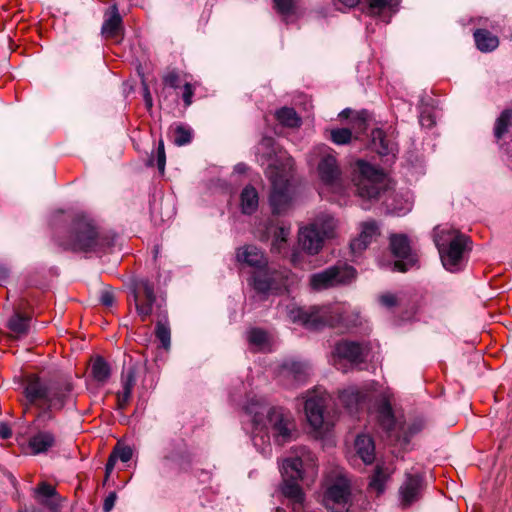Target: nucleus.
<instances>
[{
  "mask_svg": "<svg viewBox=\"0 0 512 512\" xmlns=\"http://www.w3.org/2000/svg\"><path fill=\"white\" fill-rule=\"evenodd\" d=\"M355 194L367 201H377L387 191V175L382 168L359 159L352 168Z\"/></svg>",
  "mask_w": 512,
  "mask_h": 512,
  "instance_id": "nucleus-3",
  "label": "nucleus"
},
{
  "mask_svg": "<svg viewBox=\"0 0 512 512\" xmlns=\"http://www.w3.org/2000/svg\"><path fill=\"white\" fill-rule=\"evenodd\" d=\"M125 28L122 16L119 13L118 5H111L104 13V22L101 27V35L105 39L115 40L121 43L124 39Z\"/></svg>",
  "mask_w": 512,
  "mask_h": 512,
  "instance_id": "nucleus-11",
  "label": "nucleus"
},
{
  "mask_svg": "<svg viewBox=\"0 0 512 512\" xmlns=\"http://www.w3.org/2000/svg\"><path fill=\"white\" fill-rule=\"evenodd\" d=\"M512 127V108H505L496 118L493 127V136L499 142Z\"/></svg>",
  "mask_w": 512,
  "mask_h": 512,
  "instance_id": "nucleus-34",
  "label": "nucleus"
},
{
  "mask_svg": "<svg viewBox=\"0 0 512 512\" xmlns=\"http://www.w3.org/2000/svg\"><path fill=\"white\" fill-rule=\"evenodd\" d=\"M267 340V334L260 328H253L249 332V342L254 345H263Z\"/></svg>",
  "mask_w": 512,
  "mask_h": 512,
  "instance_id": "nucleus-50",
  "label": "nucleus"
},
{
  "mask_svg": "<svg viewBox=\"0 0 512 512\" xmlns=\"http://www.w3.org/2000/svg\"><path fill=\"white\" fill-rule=\"evenodd\" d=\"M12 436V429L11 427L5 423H0V437L4 440L9 439Z\"/></svg>",
  "mask_w": 512,
  "mask_h": 512,
  "instance_id": "nucleus-62",
  "label": "nucleus"
},
{
  "mask_svg": "<svg viewBox=\"0 0 512 512\" xmlns=\"http://www.w3.org/2000/svg\"><path fill=\"white\" fill-rule=\"evenodd\" d=\"M52 409H54V407H50V404H48V403L46 404L45 407H41V410L38 412V414L36 416V422L39 425H41V427L44 428L48 421H51L54 419Z\"/></svg>",
  "mask_w": 512,
  "mask_h": 512,
  "instance_id": "nucleus-48",
  "label": "nucleus"
},
{
  "mask_svg": "<svg viewBox=\"0 0 512 512\" xmlns=\"http://www.w3.org/2000/svg\"><path fill=\"white\" fill-rule=\"evenodd\" d=\"M379 302L387 308H393L398 305V299L396 295L392 293L382 294L379 298Z\"/></svg>",
  "mask_w": 512,
  "mask_h": 512,
  "instance_id": "nucleus-57",
  "label": "nucleus"
},
{
  "mask_svg": "<svg viewBox=\"0 0 512 512\" xmlns=\"http://www.w3.org/2000/svg\"><path fill=\"white\" fill-rule=\"evenodd\" d=\"M259 149L263 151L261 154V159L264 161H270L274 159V157H276L279 153L282 152L275 138L271 136L262 137L259 143Z\"/></svg>",
  "mask_w": 512,
  "mask_h": 512,
  "instance_id": "nucleus-40",
  "label": "nucleus"
},
{
  "mask_svg": "<svg viewBox=\"0 0 512 512\" xmlns=\"http://www.w3.org/2000/svg\"><path fill=\"white\" fill-rule=\"evenodd\" d=\"M36 494L39 496L45 497V498H52L57 495V491L55 487H53L51 484L43 481L39 483L37 488L35 489Z\"/></svg>",
  "mask_w": 512,
  "mask_h": 512,
  "instance_id": "nucleus-51",
  "label": "nucleus"
},
{
  "mask_svg": "<svg viewBox=\"0 0 512 512\" xmlns=\"http://www.w3.org/2000/svg\"><path fill=\"white\" fill-rule=\"evenodd\" d=\"M249 284L257 294L267 296L274 285V279L266 270L254 271L251 275Z\"/></svg>",
  "mask_w": 512,
  "mask_h": 512,
  "instance_id": "nucleus-30",
  "label": "nucleus"
},
{
  "mask_svg": "<svg viewBox=\"0 0 512 512\" xmlns=\"http://www.w3.org/2000/svg\"><path fill=\"white\" fill-rule=\"evenodd\" d=\"M425 488L424 477L420 474H407L405 482L400 487L401 505L403 508L410 507L413 503L422 498Z\"/></svg>",
  "mask_w": 512,
  "mask_h": 512,
  "instance_id": "nucleus-13",
  "label": "nucleus"
},
{
  "mask_svg": "<svg viewBox=\"0 0 512 512\" xmlns=\"http://www.w3.org/2000/svg\"><path fill=\"white\" fill-rule=\"evenodd\" d=\"M324 503L331 512H349L351 506V489L346 482H336L327 488Z\"/></svg>",
  "mask_w": 512,
  "mask_h": 512,
  "instance_id": "nucleus-9",
  "label": "nucleus"
},
{
  "mask_svg": "<svg viewBox=\"0 0 512 512\" xmlns=\"http://www.w3.org/2000/svg\"><path fill=\"white\" fill-rule=\"evenodd\" d=\"M476 47L483 53L492 52L499 46L498 36L487 29L478 28L473 33Z\"/></svg>",
  "mask_w": 512,
  "mask_h": 512,
  "instance_id": "nucleus-28",
  "label": "nucleus"
},
{
  "mask_svg": "<svg viewBox=\"0 0 512 512\" xmlns=\"http://www.w3.org/2000/svg\"><path fill=\"white\" fill-rule=\"evenodd\" d=\"M368 245L369 243L359 235L358 238H355L351 241L350 248L354 253H356L365 250Z\"/></svg>",
  "mask_w": 512,
  "mask_h": 512,
  "instance_id": "nucleus-58",
  "label": "nucleus"
},
{
  "mask_svg": "<svg viewBox=\"0 0 512 512\" xmlns=\"http://www.w3.org/2000/svg\"><path fill=\"white\" fill-rule=\"evenodd\" d=\"M117 500V493L115 491L110 492L103 502V512H111L114 508Z\"/></svg>",
  "mask_w": 512,
  "mask_h": 512,
  "instance_id": "nucleus-59",
  "label": "nucleus"
},
{
  "mask_svg": "<svg viewBox=\"0 0 512 512\" xmlns=\"http://www.w3.org/2000/svg\"><path fill=\"white\" fill-rule=\"evenodd\" d=\"M117 458L115 457V455L111 452L109 457H108V460L106 462V465H105V479H104V483L105 484L110 476V474L113 472L114 470V467H115V464L117 462Z\"/></svg>",
  "mask_w": 512,
  "mask_h": 512,
  "instance_id": "nucleus-60",
  "label": "nucleus"
},
{
  "mask_svg": "<svg viewBox=\"0 0 512 512\" xmlns=\"http://www.w3.org/2000/svg\"><path fill=\"white\" fill-rule=\"evenodd\" d=\"M270 161L271 163L268 165L266 171V175L270 182L278 180V178H284V180L290 181V177L292 176L291 172L294 166L293 158L286 155V152H281Z\"/></svg>",
  "mask_w": 512,
  "mask_h": 512,
  "instance_id": "nucleus-17",
  "label": "nucleus"
},
{
  "mask_svg": "<svg viewBox=\"0 0 512 512\" xmlns=\"http://www.w3.org/2000/svg\"><path fill=\"white\" fill-rule=\"evenodd\" d=\"M143 99L145 102V106L147 109H151L153 107V99L147 84L143 82Z\"/></svg>",
  "mask_w": 512,
  "mask_h": 512,
  "instance_id": "nucleus-61",
  "label": "nucleus"
},
{
  "mask_svg": "<svg viewBox=\"0 0 512 512\" xmlns=\"http://www.w3.org/2000/svg\"><path fill=\"white\" fill-rule=\"evenodd\" d=\"M155 336L160 341L161 347L169 350L171 346V330L168 322V314H164L158 319L155 326Z\"/></svg>",
  "mask_w": 512,
  "mask_h": 512,
  "instance_id": "nucleus-38",
  "label": "nucleus"
},
{
  "mask_svg": "<svg viewBox=\"0 0 512 512\" xmlns=\"http://www.w3.org/2000/svg\"><path fill=\"white\" fill-rule=\"evenodd\" d=\"M49 384L44 383L36 374H30L26 377L24 394L30 404H36L38 400L46 402L49 394Z\"/></svg>",
  "mask_w": 512,
  "mask_h": 512,
  "instance_id": "nucleus-20",
  "label": "nucleus"
},
{
  "mask_svg": "<svg viewBox=\"0 0 512 512\" xmlns=\"http://www.w3.org/2000/svg\"><path fill=\"white\" fill-rule=\"evenodd\" d=\"M339 401L350 413H353L366 401V394L357 388L350 387L339 393Z\"/></svg>",
  "mask_w": 512,
  "mask_h": 512,
  "instance_id": "nucleus-27",
  "label": "nucleus"
},
{
  "mask_svg": "<svg viewBox=\"0 0 512 512\" xmlns=\"http://www.w3.org/2000/svg\"><path fill=\"white\" fill-rule=\"evenodd\" d=\"M73 388L72 382L66 379L50 382L46 403L50 404V407H54L56 410L63 409L70 399Z\"/></svg>",
  "mask_w": 512,
  "mask_h": 512,
  "instance_id": "nucleus-15",
  "label": "nucleus"
},
{
  "mask_svg": "<svg viewBox=\"0 0 512 512\" xmlns=\"http://www.w3.org/2000/svg\"><path fill=\"white\" fill-rule=\"evenodd\" d=\"M56 436L51 431L40 430L29 438L28 447L33 455L47 453L56 446Z\"/></svg>",
  "mask_w": 512,
  "mask_h": 512,
  "instance_id": "nucleus-24",
  "label": "nucleus"
},
{
  "mask_svg": "<svg viewBox=\"0 0 512 512\" xmlns=\"http://www.w3.org/2000/svg\"><path fill=\"white\" fill-rule=\"evenodd\" d=\"M293 322H300L305 328L318 331L327 325V317L321 313V308L317 306L297 308L291 311Z\"/></svg>",
  "mask_w": 512,
  "mask_h": 512,
  "instance_id": "nucleus-14",
  "label": "nucleus"
},
{
  "mask_svg": "<svg viewBox=\"0 0 512 512\" xmlns=\"http://www.w3.org/2000/svg\"><path fill=\"white\" fill-rule=\"evenodd\" d=\"M367 13L371 16L378 17L385 10L396 13L400 4V0H366Z\"/></svg>",
  "mask_w": 512,
  "mask_h": 512,
  "instance_id": "nucleus-35",
  "label": "nucleus"
},
{
  "mask_svg": "<svg viewBox=\"0 0 512 512\" xmlns=\"http://www.w3.org/2000/svg\"><path fill=\"white\" fill-rule=\"evenodd\" d=\"M357 270L346 263L338 262L326 269L314 273L309 278V285L314 291H323L341 285H347L356 279Z\"/></svg>",
  "mask_w": 512,
  "mask_h": 512,
  "instance_id": "nucleus-4",
  "label": "nucleus"
},
{
  "mask_svg": "<svg viewBox=\"0 0 512 512\" xmlns=\"http://www.w3.org/2000/svg\"><path fill=\"white\" fill-rule=\"evenodd\" d=\"M389 478L390 473L388 472V468L384 467L383 464H377L374 468L372 475L370 476L368 489L371 491H375L377 495L383 494L386 489V483L389 480Z\"/></svg>",
  "mask_w": 512,
  "mask_h": 512,
  "instance_id": "nucleus-32",
  "label": "nucleus"
},
{
  "mask_svg": "<svg viewBox=\"0 0 512 512\" xmlns=\"http://www.w3.org/2000/svg\"><path fill=\"white\" fill-rule=\"evenodd\" d=\"M389 248L392 255L397 258L394 262V271L405 273L418 263V256L412 251L410 240L405 234H391Z\"/></svg>",
  "mask_w": 512,
  "mask_h": 512,
  "instance_id": "nucleus-5",
  "label": "nucleus"
},
{
  "mask_svg": "<svg viewBox=\"0 0 512 512\" xmlns=\"http://www.w3.org/2000/svg\"><path fill=\"white\" fill-rule=\"evenodd\" d=\"M146 165L149 167L157 166L158 171L161 175L164 174L166 165V153L164 141L160 139L155 155L152 153L148 158Z\"/></svg>",
  "mask_w": 512,
  "mask_h": 512,
  "instance_id": "nucleus-42",
  "label": "nucleus"
},
{
  "mask_svg": "<svg viewBox=\"0 0 512 512\" xmlns=\"http://www.w3.org/2000/svg\"><path fill=\"white\" fill-rule=\"evenodd\" d=\"M30 317L16 310L7 322L8 329L16 335H26L29 330Z\"/></svg>",
  "mask_w": 512,
  "mask_h": 512,
  "instance_id": "nucleus-37",
  "label": "nucleus"
},
{
  "mask_svg": "<svg viewBox=\"0 0 512 512\" xmlns=\"http://www.w3.org/2000/svg\"><path fill=\"white\" fill-rule=\"evenodd\" d=\"M425 426V423L423 421V419H415L409 426H408V429H407V432H406V436H405V440L406 441H409V438L410 437H413L415 434L419 433L420 431H422V429L424 428Z\"/></svg>",
  "mask_w": 512,
  "mask_h": 512,
  "instance_id": "nucleus-53",
  "label": "nucleus"
},
{
  "mask_svg": "<svg viewBox=\"0 0 512 512\" xmlns=\"http://www.w3.org/2000/svg\"><path fill=\"white\" fill-rule=\"evenodd\" d=\"M132 391L124 390L117 393V408L124 410L131 399Z\"/></svg>",
  "mask_w": 512,
  "mask_h": 512,
  "instance_id": "nucleus-56",
  "label": "nucleus"
},
{
  "mask_svg": "<svg viewBox=\"0 0 512 512\" xmlns=\"http://www.w3.org/2000/svg\"><path fill=\"white\" fill-rule=\"evenodd\" d=\"M317 172L321 182L326 186H334L341 180V169L336 157L331 154H327L320 159Z\"/></svg>",
  "mask_w": 512,
  "mask_h": 512,
  "instance_id": "nucleus-16",
  "label": "nucleus"
},
{
  "mask_svg": "<svg viewBox=\"0 0 512 512\" xmlns=\"http://www.w3.org/2000/svg\"><path fill=\"white\" fill-rule=\"evenodd\" d=\"M91 375L99 383H105L111 376V367L104 357H95L91 366Z\"/></svg>",
  "mask_w": 512,
  "mask_h": 512,
  "instance_id": "nucleus-36",
  "label": "nucleus"
},
{
  "mask_svg": "<svg viewBox=\"0 0 512 512\" xmlns=\"http://www.w3.org/2000/svg\"><path fill=\"white\" fill-rule=\"evenodd\" d=\"M434 241L447 271L455 273L464 269L465 253L471 250L468 236L455 229H443L435 235Z\"/></svg>",
  "mask_w": 512,
  "mask_h": 512,
  "instance_id": "nucleus-2",
  "label": "nucleus"
},
{
  "mask_svg": "<svg viewBox=\"0 0 512 512\" xmlns=\"http://www.w3.org/2000/svg\"><path fill=\"white\" fill-rule=\"evenodd\" d=\"M371 146L380 156L395 159L398 152L397 144L387 138L384 130L375 128L371 132Z\"/></svg>",
  "mask_w": 512,
  "mask_h": 512,
  "instance_id": "nucleus-21",
  "label": "nucleus"
},
{
  "mask_svg": "<svg viewBox=\"0 0 512 512\" xmlns=\"http://www.w3.org/2000/svg\"><path fill=\"white\" fill-rule=\"evenodd\" d=\"M259 196L256 188L251 184L246 185L240 194L241 212L252 215L258 209Z\"/></svg>",
  "mask_w": 512,
  "mask_h": 512,
  "instance_id": "nucleus-29",
  "label": "nucleus"
},
{
  "mask_svg": "<svg viewBox=\"0 0 512 512\" xmlns=\"http://www.w3.org/2000/svg\"><path fill=\"white\" fill-rule=\"evenodd\" d=\"M299 480H283L281 493L291 501L293 512H303L305 494L298 483Z\"/></svg>",
  "mask_w": 512,
  "mask_h": 512,
  "instance_id": "nucleus-23",
  "label": "nucleus"
},
{
  "mask_svg": "<svg viewBox=\"0 0 512 512\" xmlns=\"http://www.w3.org/2000/svg\"><path fill=\"white\" fill-rule=\"evenodd\" d=\"M100 303L105 307H112L115 303V295L111 288H106L101 291Z\"/></svg>",
  "mask_w": 512,
  "mask_h": 512,
  "instance_id": "nucleus-54",
  "label": "nucleus"
},
{
  "mask_svg": "<svg viewBox=\"0 0 512 512\" xmlns=\"http://www.w3.org/2000/svg\"><path fill=\"white\" fill-rule=\"evenodd\" d=\"M355 449L357 455L366 465H370L375 460V443L369 435H358L355 440Z\"/></svg>",
  "mask_w": 512,
  "mask_h": 512,
  "instance_id": "nucleus-26",
  "label": "nucleus"
},
{
  "mask_svg": "<svg viewBox=\"0 0 512 512\" xmlns=\"http://www.w3.org/2000/svg\"><path fill=\"white\" fill-rule=\"evenodd\" d=\"M271 183L269 204L273 215H282L289 209L292 201L290 194V181L278 178Z\"/></svg>",
  "mask_w": 512,
  "mask_h": 512,
  "instance_id": "nucleus-10",
  "label": "nucleus"
},
{
  "mask_svg": "<svg viewBox=\"0 0 512 512\" xmlns=\"http://www.w3.org/2000/svg\"><path fill=\"white\" fill-rule=\"evenodd\" d=\"M131 293L135 302V309L141 321H146L153 312L156 302L154 283L148 278H140L133 281Z\"/></svg>",
  "mask_w": 512,
  "mask_h": 512,
  "instance_id": "nucleus-6",
  "label": "nucleus"
},
{
  "mask_svg": "<svg viewBox=\"0 0 512 512\" xmlns=\"http://www.w3.org/2000/svg\"><path fill=\"white\" fill-rule=\"evenodd\" d=\"M420 122L423 126L431 127L435 124V121L431 114H425L424 112L420 116Z\"/></svg>",
  "mask_w": 512,
  "mask_h": 512,
  "instance_id": "nucleus-63",
  "label": "nucleus"
},
{
  "mask_svg": "<svg viewBox=\"0 0 512 512\" xmlns=\"http://www.w3.org/2000/svg\"><path fill=\"white\" fill-rule=\"evenodd\" d=\"M329 139L336 145L349 144L353 139L357 140L359 137L354 136L350 128H333L329 130Z\"/></svg>",
  "mask_w": 512,
  "mask_h": 512,
  "instance_id": "nucleus-41",
  "label": "nucleus"
},
{
  "mask_svg": "<svg viewBox=\"0 0 512 512\" xmlns=\"http://www.w3.org/2000/svg\"><path fill=\"white\" fill-rule=\"evenodd\" d=\"M267 421L276 444L282 446L293 440L295 425L284 414L281 407H270L267 412Z\"/></svg>",
  "mask_w": 512,
  "mask_h": 512,
  "instance_id": "nucleus-8",
  "label": "nucleus"
},
{
  "mask_svg": "<svg viewBox=\"0 0 512 512\" xmlns=\"http://www.w3.org/2000/svg\"><path fill=\"white\" fill-rule=\"evenodd\" d=\"M193 134L190 127L179 124L174 128V144L184 146L192 141Z\"/></svg>",
  "mask_w": 512,
  "mask_h": 512,
  "instance_id": "nucleus-43",
  "label": "nucleus"
},
{
  "mask_svg": "<svg viewBox=\"0 0 512 512\" xmlns=\"http://www.w3.org/2000/svg\"><path fill=\"white\" fill-rule=\"evenodd\" d=\"M118 234L111 229L97 226L95 221L84 214H76L69 225L67 235L54 232V242L64 251L101 257L113 251Z\"/></svg>",
  "mask_w": 512,
  "mask_h": 512,
  "instance_id": "nucleus-1",
  "label": "nucleus"
},
{
  "mask_svg": "<svg viewBox=\"0 0 512 512\" xmlns=\"http://www.w3.org/2000/svg\"><path fill=\"white\" fill-rule=\"evenodd\" d=\"M112 453L115 455L117 460H121L123 463L130 461L133 456L132 448L130 446L122 445L119 442L113 448Z\"/></svg>",
  "mask_w": 512,
  "mask_h": 512,
  "instance_id": "nucleus-47",
  "label": "nucleus"
},
{
  "mask_svg": "<svg viewBox=\"0 0 512 512\" xmlns=\"http://www.w3.org/2000/svg\"><path fill=\"white\" fill-rule=\"evenodd\" d=\"M283 480H301L303 478V461L300 457L286 458L281 467Z\"/></svg>",
  "mask_w": 512,
  "mask_h": 512,
  "instance_id": "nucleus-31",
  "label": "nucleus"
},
{
  "mask_svg": "<svg viewBox=\"0 0 512 512\" xmlns=\"http://www.w3.org/2000/svg\"><path fill=\"white\" fill-rule=\"evenodd\" d=\"M194 96V87L191 83L186 82L183 86L182 99L185 107H188L192 104V98Z\"/></svg>",
  "mask_w": 512,
  "mask_h": 512,
  "instance_id": "nucleus-55",
  "label": "nucleus"
},
{
  "mask_svg": "<svg viewBox=\"0 0 512 512\" xmlns=\"http://www.w3.org/2000/svg\"><path fill=\"white\" fill-rule=\"evenodd\" d=\"M324 400L320 397H311L305 401L304 410L310 426L320 430L324 424Z\"/></svg>",
  "mask_w": 512,
  "mask_h": 512,
  "instance_id": "nucleus-22",
  "label": "nucleus"
},
{
  "mask_svg": "<svg viewBox=\"0 0 512 512\" xmlns=\"http://www.w3.org/2000/svg\"><path fill=\"white\" fill-rule=\"evenodd\" d=\"M376 413L380 427L386 433H391L396 427V417L389 399L383 398L377 404Z\"/></svg>",
  "mask_w": 512,
  "mask_h": 512,
  "instance_id": "nucleus-25",
  "label": "nucleus"
},
{
  "mask_svg": "<svg viewBox=\"0 0 512 512\" xmlns=\"http://www.w3.org/2000/svg\"><path fill=\"white\" fill-rule=\"evenodd\" d=\"M163 84L173 89L180 87V75L176 70H171L162 78Z\"/></svg>",
  "mask_w": 512,
  "mask_h": 512,
  "instance_id": "nucleus-49",
  "label": "nucleus"
},
{
  "mask_svg": "<svg viewBox=\"0 0 512 512\" xmlns=\"http://www.w3.org/2000/svg\"><path fill=\"white\" fill-rule=\"evenodd\" d=\"M279 377L288 381V385L297 387L305 384L310 376V367L306 362L286 360L279 366Z\"/></svg>",
  "mask_w": 512,
  "mask_h": 512,
  "instance_id": "nucleus-12",
  "label": "nucleus"
},
{
  "mask_svg": "<svg viewBox=\"0 0 512 512\" xmlns=\"http://www.w3.org/2000/svg\"><path fill=\"white\" fill-rule=\"evenodd\" d=\"M275 9L282 15H289L293 12V0H274Z\"/></svg>",
  "mask_w": 512,
  "mask_h": 512,
  "instance_id": "nucleus-52",
  "label": "nucleus"
},
{
  "mask_svg": "<svg viewBox=\"0 0 512 512\" xmlns=\"http://www.w3.org/2000/svg\"><path fill=\"white\" fill-rule=\"evenodd\" d=\"M372 119V114L366 109L357 112L355 117L353 118V124L354 127L357 129V132L365 133Z\"/></svg>",
  "mask_w": 512,
  "mask_h": 512,
  "instance_id": "nucleus-44",
  "label": "nucleus"
},
{
  "mask_svg": "<svg viewBox=\"0 0 512 512\" xmlns=\"http://www.w3.org/2000/svg\"><path fill=\"white\" fill-rule=\"evenodd\" d=\"M236 259L249 267L257 270H266L268 268V259L264 252L255 245H246L237 249Z\"/></svg>",
  "mask_w": 512,
  "mask_h": 512,
  "instance_id": "nucleus-18",
  "label": "nucleus"
},
{
  "mask_svg": "<svg viewBox=\"0 0 512 512\" xmlns=\"http://www.w3.org/2000/svg\"><path fill=\"white\" fill-rule=\"evenodd\" d=\"M194 459L195 455L186 447L184 449L173 450L164 457V460L176 463L179 470L182 472H188L191 469Z\"/></svg>",
  "mask_w": 512,
  "mask_h": 512,
  "instance_id": "nucleus-33",
  "label": "nucleus"
},
{
  "mask_svg": "<svg viewBox=\"0 0 512 512\" xmlns=\"http://www.w3.org/2000/svg\"><path fill=\"white\" fill-rule=\"evenodd\" d=\"M378 235H380V230L376 221H367L362 224L360 236H362V238L369 244L372 242L373 238Z\"/></svg>",
  "mask_w": 512,
  "mask_h": 512,
  "instance_id": "nucleus-45",
  "label": "nucleus"
},
{
  "mask_svg": "<svg viewBox=\"0 0 512 512\" xmlns=\"http://www.w3.org/2000/svg\"><path fill=\"white\" fill-rule=\"evenodd\" d=\"M275 117L277 121L285 127L296 128L301 125V118L297 115L295 109L291 107L278 109L275 113Z\"/></svg>",
  "mask_w": 512,
  "mask_h": 512,
  "instance_id": "nucleus-39",
  "label": "nucleus"
},
{
  "mask_svg": "<svg viewBox=\"0 0 512 512\" xmlns=\"http://www.w3.org/2000/svg\"><path fill=\"white\" fill-rule=\"evenodd\" d=\"M136 374L137 367L136 365H131L128 367L127 371L122 373V383L123 389L133 391V387L136 383Z\"/></svg>",
  "mask_w": 512,
  "mask_h": 512,
  "instance_id": "nucleus-46",
  "label": "nucleus"
},
{
  "mask_svg": "<svg viewBox=\"0 0 512 512\" xmlns=\"http://www.w3.org/2000/svg\"><path fill=\"white\" fill-rule=\"evenodd\" d=\"M10 275V270L5 266H0V284L5 282Z\"/></svg>",
  "mask_w": 512,
  "mask_h": 512,
  "instance_id": "nucleus-64",
  "label": "nucleus"
},
{
  "mask_svg": "<svg viewBox=\"0 0 512 512\" xmlns=\"http://www.w3.org/2000/svg\"><path fill=\"white\" fill-rule=\"evenodd\" d=\"M298 240L301 248L310 255L317 254L324 243V238L315 225L301 229Z\"/></svg>",
  "mask_w": 512,
  "mask_h": 512,
  "instance_id": "nucleus-19",
  "label": "nucleus"
},
{
  "mask_svg": "<svg viewBox=\"0 0 512 512\" xmlns=\"http://www.w3.org/2000/svg\"><path fill=\"white\" fill-rule=\"evenodd\" d=\"M371 350L372 346L369 341L340 339L335 343L332 354L339 360H345L351 364L359 365L366 361Z\"/></svg>",
  "mask_w": 512,
  "mask_h": 512,
  "instance_id": "nucleus-7",
  "label": "nucleus"
}]
</instances>
